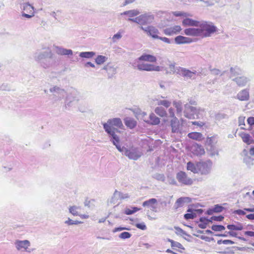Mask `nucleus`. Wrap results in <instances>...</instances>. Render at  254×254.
Masks as SVG:
<instances>
[{
  "label": "nucleus",
  "instance_id": "f257e3e1",
  "mask_svg": "<svg viewBox=\"0 0 254 254\" xmlns=\"http://www.w3.org/2000/svg\"><path fill=\"white\" fill-rule=\"evenodd\" d=\"M34 58L41 66L47 68L53 64V54L51 49L45 48L42 51L36 52L34 55Z\"/></svg>",
  "mask_w": 254,
  "mask_h": 254
},
{
  "label": "nucleus",
  "instance_id": "f03ea898",
  "mask_svg": "<svg viewBox=\"0 0 254 254\" xmlns=\"http://www.w3.org/2000/svg\"><path fill=\"white\" fill-rule=\"evenodd\" d=\"M103 128L107 134L120 132L118 128L122 129L124 126L120 118H115L109 119L107 123L103 124Z\"/></svg>",
  "mask_w": 254,
  "mask_h": 254
},
{
  "label": "nucleus",
  "instance_id": "7ed1b4c3",
  "mask_svg": "<svg viewBox=\"0 0 254 254\" xmlns=\"http://www.w3.org/2000/svg\"><path fill=\"white\" fill-rule=\"evenodd\" d=\"M200 37H209L217 31V28L211 22L202 21L198 26Z\"/></svg>",
  "mask_w": 254,
  "mask_h": 254
},
{
  "label": "nucleus",
  "instance_id": "20e7f679",
  "mask_svg": "<svg viewBox=\"0 0 254 254\" xmlns=\"http://www.w3.org/2000/svg\"><path fill=\"white\" fill-rule=\"evenodd\" d=\"M80 100V93L75 88H70L66 94L64 107L65 109L73 106Z\"/></svg>",
  "mask_w": 254,
  "mask_h": 254
},
{
  "label": "nucleus",
  "instance_id": "39448f33",
  "mask_svg": "<svg viewBox=\"0 0 254 254\" xmlns=\"http://www.w3.org/2000/svg\"><path fill=\"white\" fill-rule=\"evenodd\" d=\"M184 115L190 119H199L202 116L204 110L200 108L190 106L188 103L185 105Z\"/></svg>",
  "mask_w": 254,
  "mask_h": 254
},
{
  "label": "nucleus",
  "instance_id": "423d86ee",
  "mask_svg": "<svg viewBox=\"0 0 254 254\" xmlns=\"http://www.w3.org/2000/svg\"><path fill=\"white\" fill-rule=\"evenodd\" d=\"M154 19L153 14L150 12L142 14L134 18H129L128 21L133 22L141 25H146L151 24Z\"/></svg>",
  "mask_w": 254,
  "mask_h": 254
},
{
  "label": "nucleus",
  "instance_id": "0eeeda50",
  "mask_svg": "<svg viewBox=\"0 0 254 254\" xmlns=\"http://www.w3.org/2000/svg\"><path fill=\"white\" fill-rule=\"evenodd\" d=\"M122 153L133 160H137L142 155V152L138 148L133 146L129 149L125 147Z\"/></svg>",
  "mask_w": 254,
  "mask_h": 254
},
{
  "label": "nucleus",
  "instance_id": "6e6552de",
  "mask_svg": "<svg viewBox=\"0 0 254 254\" xmlns=\"http://www.w3.org/2000/svg\"><path fill=\"white\" fill-rule=\"evenodd\" d=\"M212 166V162L210 160L206 161L198 162L197 163L198 173L199 172L203 175H208L211 172Z\"/></svg>",
  "mask_w": 254,
  "mask_h": 254
},
{
  "label": "nucleus",
  "instance_id": "1a4fd4ad",
  "mask_svg": "<svg viewBox=\"0 0 254 254\" xmlns=\"http://www.w3.org/2000/svg\"><path fill=\"white\" fill-rule=\"evenodd\" d=\"M195 70L191 71L186 68L180 67L177 71V74L183 77L185 79H194L196 74Z\"/></svg>",
  "mask_w": 254,
  "mask_h": 254
},
{
  "label": "nucleus",
  "instance_id": "9d476101",
  "mask_svg": "<svg viewBox=\"0 0 254 254\" xmlns=\"http://www.w3.org/2000/svg\"><path fill=\"white\" fill-rule=\"evenodd\" d=\"M140 29L146 33L148 36L151 37L153 39H158L159 34V30L154 26H148L147 27L140 26Z\"/></svg>",
  "mask_w": 254,
  "mask_h": 254
},
{
  "label": "nucleus",
  "instance_id": "9b49d317",
  "mask_svg": "<svg viewBox=\"0 0 254 254\" xmlns=\"http://www.w3.org/2000/svg\"><path fill=\"white\" fill-rule=\"evenodd\" d=\"M176 178L179 182L185 185H190L193 183L192 180L189 178L187 174L183 171L178 172L177 174Z\"/></svg>",
  "mask_w": 254,
  "mask_h": 254
},
{
  "label": "nucleus",
  "instance_id": "f8f14e48",
  "mask_svg": "<svg viewBox=\"0 0 254 254\" xmlns=\"http://www.w3.org/2000/svg\"><path fill=\"white\" fill-rule=\"evenodd\" d=\"M129 197V196L128 193H123L121 191L116 190L113 193V196L110 200V203L111 204H115L117 200L119 199H126L128 198Z\"/></svg>",
  "mask_w": 254,
  "mask_h": 254
},
{
  "label": "nucleus",
  "instance_id": "ddd939ff",
  "mask_svg": "<svg viewBox=\"0 0 254 254\" xmlns=\"http://www.w3.org/2000/svg\"><path fill=\"white\" fill-rule=\"evenodd\" d=\"M50 91L51 93H54V96L57 97V99L56 100H61L64 96L66 92L65 91L59 87L54 86L50 89Z\"/></svg>",
  "mask_w": 254,
  "mask_h": 254
},
{
  "label": "nucleus",
  "instance_id": "4468645a",
  "mask_svg": "<svg viewBox=\"0 0 254 254\" xmlns=\"http://www.w3.org/2000/svg\"><path fill=\"white\" fill-rule=\"evenodd\" d=\"M110 137V140L112 141L113 144L116 147L117 149L120 152H122L125 147L121 146L120 145V138L116 133L108 134Z\"/></svg>",
  "mask_w": 254,
  "mask_h": 254
},
{
  "label": "nucleus",
  "instance_id": "2eb2a0df",
  "mask_svg": "<svg viewBox=\"0 0 254 254\" xmlns=\"http://www.w3.org/2000/svg\"><path fill=\"white\" fill-rule=\"evenodd\" d=\"M14 245L18 251L22 250L23 249L25 251H27V249L30 246V243L26 240L23 241L17 240L14 242Z\"/></svg>",
  "mask_w": 254,
  "mask_h": 254
},
{
  "label": "nucleus",
  "instance_id": "dca6fc26",
  "mask_svg": "<svg viewBox=\"0 0 254 254\" xmlns=\"http://www.w3.org/2000/svg\"><path fill=\"white\" fill-rule=\"evenodd\" d=\"M182 28L179 25H175L173 27L165 28L163 30L164 33L168 36H172L177 34L180 32Z\"/></svg>",
  "mask_w": 254,
  "mask_h": 254
},
{
  "label": "nucleus",
  "instance_id": "f3484780",
  "mask_svg": "<svg viewBox=\"0 0 254 254\" xmlns=\"http://www.w3.org/2000/svg\"><path fill=\"white\" fill-rule=\"evenodd\" d=\"M236 98L241 101H247L250 99L249 89H244L239 92Z\"/></svg>",
  "mask_w": 254,
  "mask_h": 254
},
{
  "label": "nucleus",
  "instance_id": "a211bd4d",
  "mask_svg": "<svg viewBox=\"0 0 254 254\" xmlns=\"http://www.w3.org/2000/svg\"><path fill=\"white\" fill-rule=\"evenodd\" d=\"M174 41L175 43L178 45L189 44L193 42L191 38L181 35L176 37L174 39Z\"/></svg>",
  "mask_w": 254,
  "mask_h": 254
},
{
  "label": "nucleus",
  "instance_id": "6ab92c4d",
  "mask_svg": "<svg viewBox=\"0 0 254 254\" xmlns=\"http://www.w3.org/2000/svg\"><path fill=\"white\" fill-rule=\"evenodd\" d=\"M185 35L190 36L198 37L200 36L199 27L197 28H189L184 30Z\"/></svg>",
  "mask_w": 254,
  "mask_h": 254
},
{
  "label": "nucleus",
  "instance_id": "aec40b11",
  "mask_svg": "<svg viewBox=\"0 0 254 254\" xmlns=\"http://www.w3.org/2000/svg\"><path fill=\"white\" fill-rule=\"evenodd\" d=\"M200 22V21L186 17L183 20L182 24L184 26L198 27Z\"/></svg>",
  "mask_w": 254,
  "mask_h": 254
},
{
  "label": "nucleus",
  "instance_id": "412c9836",
  "mask_svg": "<svg viewBox=\"0 0 254 254\" xmlns=\"http://www.w3.org/2000/svg\"><path fill=\"white\" fill-rule=\"evenodd\" d=\"M191 149L192 153L196 156H201L205 153L203 147L201 145L198 144L193 145L191 147Z\"/></svg>",
  "mask_w": 254,
  "mask_h": 254
},
{
  "label": "nucleus",
  "instance_id": "4be33fe9",
  "mask_svg": "<svg viewBox=\"0 0 254 254\" xmlns=\"http://www.w3.org/2000/svg\"><path fill=\"white\" fill-rule=\"evenodd\" d=\"M56 52L57 54L60 55L64 56H71L73 54V52L70 49H66L62 47L56 46Z\"/></svg>",
  "mask_w": 254,
  "mask_h": 254
},
{
  "label": "nucleus",
  "instance_id": "5701e85b",
  "mask_svg": "<svg viewBox=\"0 0 254 254\" xmlns=\"http://www.w3.org/2000/svg\"><path fill=\"white\" fill-rule=\"evenodd\" d=\"M171 127L172 128V132L173 133L180 132V124L178 119L177 118H174L171 121Z\"/></svg>",
  "mask_w": 254,
  "mask_h": 254
},
{
  "label": "nucleus",
  "instance_id": "b1692460",
  "mask_svg": "<svg viewBox=\"0 0 254 254\" xmlns=\"http://www.w3.org/2000/svg\"><path fill=\"white\" fill-rule=\"evenodd\" d=\"M103 69L105 70L107 73L108 78H112L117 73V68L109 65L104 66Z\"/></svg>",
  "mask_w": 254,
  "mask_h": 254
},
{
  "label": "nucleus",
  "instance_id": "393cba45",
  "mask_svg": "<svg viewBox=\"0 0 254 254\" xmlns=\"http://www.w3.org/2000/svg\"><path fill=\"white\" fill-rule=\"evenodd\" d=\"M233 80L236 82L239 86H244L249 81L248 78L245 76L237 77L234 78Z\"/></svg>",
  "mask_w": 254,
  "mask_h": 254
},
{
  "label": "nucleus",
  "instance_id": "a878e982",
  "mask_svg": "<svg viewBox=\"0 0 254 254\" xmlns=\"http://www.w3.org/2000/svg\"><path fill=\"white\" fill-rule=\"evenodd\" d=\"M125 125L130 129L134 128L137 124L136 122L133 118L127 117L124 119Z\"/></svg>",
  "mask_w": 254,
  "mask_h": 254
},
{
  "label": "nucleus",
  "instance_id": "bb28decb",
  "mask_svg": "<svg viewBox=\"0 0 254 254\" xmlns=\"http://www.w3.org/2000/svg\"><path fill=\"white\" fill-rule=\"evenodd\" d=\"M138 60L139 61H144L154 63L156 61V58L151 55L143 54L138 58Z\"/></svg>",
  "mask_w": 254,
  "mask_h": 254
},
{
  "label": "nucleus",
  "instance_id": "cd10ccee",
  "mask_svg": "<svg viewBox=\"0 0 254 254\" xmlns=\"http://www.w3.org/2000/svg\"><path fill=\"white\" fill-rule=\"evenodd\" d=\"M21 9L26 11L27 13L34 12V7L28 2H24L21 4Z\"/></svg>",
  "mask_w": 254,
  "mask_h": 254
},
{
  "label": "nucleus",
  "instance_id": "c85d7f7f",
  "mask_svg": "<svg viewBox=\"0 0 254 254\" xmlns=\"http://www.w3.org/2000/svg\"><path fill=\"white\" fill-rule=\"evenodd\" d=\"M140 210V208L135 206L127 207L125 208L124 213L126 215H129L134 214Z\"/></svg>",
  "mask_w": 254,
  "mask_h": 254
},
{
  "label": "nucleus",
  "instance_id": "c756f323",
  "mask_svg": "<svg viewBox=\"0 0 254 254\" xmlns=\"http://www.w3.org/2000/svg\"><path fill=\"white\" fill-rule=\"evenodd\" d=\"M194 210L189 208L187 210V212L189 213H187L185 214L184 216V218L188 220L190 219H193L194 218L196 217V213L195 212H194Z\"/></svg>",
  "mask_w": 254,
  "mask_h": 254
},
{
  "label": "nucleus",
  "instance_id": "7c9ffc66",
  "mask_svg": "<svg viewBox=\"0 0 254 254\" xmlns=\"http://www.w3.org/2000/svg\"><path fill=\"white\" fill-rule=\"evenodd\" d=\"M140 13V12L137 9H131L129 10H127L121 13V15H127L129 17H132L134 16H136L138 15Z\"/></svg>",
  "mask_w": 254,
  "mask_h": 254
},
{
  "label": "nucleus",
  "instance_id": "2f4dec72",
  "mask_svg": "<svg viewBox=\"0 0 254 254\" xmlns=\"http://www.w3.org/2000/svg\"><path fill=\"white\" fill-rule=\"evenodd\" d=\"M137 67L139 70L152 71L153 69V65L150 64H140Z\"/></svg>",
  "mask_w": 254,
  "mask_h": 254
},
{
  "label": "nucleus",
  "instance_id": "473e14b6",
  "mask_svg": "<svg viewBox=\"0 0 254 254\" xmlns=\"http://www.w3.org/2000/svg\"><path fill=\"white\" fill-rule=\"evenodd\" d=\"M188 136L192 139L200 140L202 138V134L198 132H192L189 133Z\"/></svg>",
  "mask_w": 254,
  "mask_h": 254
},
{
  "label": "nucleus",
  "instance_id": "72a5a7b5",
  "mask_svg": "<svg viewBox=\"0 0 254 254\" xmlns=\"http://www.w3.org/2000/svg\"><path fill=\"white\" fill-rule=\"evenodd\" d=\"M187 169L188 170L190 171L193 173H198V168L197 167V163L195 165L193 163L190 161L188 162L187 165Z\"/></svg>",
  "mask_w": 254,
  "mask_h": 254
},
{
  "label": "nucleus",
  "instance_id": "f704fd0d",
  "mask_svg": "<svg viewBox=\"0 0 254 254\" xmlns=\"http://www.w3.org/2000/svg\"><path fill=\"white\" fill-rule=\"evenodd\" d=\"M156 114L161 117H167V113L165 109L162 107H157L155 109Z\"/></svg>",
  "mask_w": 254,
  "mask_h": 254
},
{
  "label": "nucleus",
  "instance_id": "c9c22d12",
  "mask_svg": "<svg viewBox=\"0 0 254 254\" xmlns=\"http://www.w3.org/2000/svg\"><path fill=\"white\" fill-rule=\"evenodd\" d=\"M169 65V70L166 71L167 73L169 74H177V71L178 70L179 68H180V66H175V63H171L168 64Z\"/></svg>",
  "mask_w": 254,
  "mask_h": 254
},
{
  "label": "nucleus",
  "instance_id": "e433bc0d",
  "mask_svg": "<svg viewBox=\"0 0 254 254\" xmlns=\"http://www.w3.org/2000/svg\"><path fill=\"white\" fill-rule=\"evenodd\" d=\"M241 137L243 139V141L245 143H246L247 144L249 145L251 143H254V140L250 139L251 136L249 134L246 133H242L241 135Z\"/></svg>",
  "mask_w": 254,
  "mask_h": 254
},
{
  "label": "nucleus",
  "instance_id": "4c0bfd02",
  "mask_svg": "<svg viewBox=\"0 0 254 254\" xmlns=\"http://www.w3.org/2000/svg\"><path fill=\"white\" fill-rule=\"evenodd\" d=\"M206 149L208 151L209 155L213 157L215 155H218V151L215 146H210L206 147Z\"/></svg>",
  "mask_w": 254,
  "mask_h": 254
},
{
  "label": "nucleus",
  "instance_id": "58836bf2",
  "mask_svg": "<svg viewBox=\"0 0 254 254\" xmlns=\"http://www.w3.org/2000/svg\"><path fill=\"white\" fill-rule=\"evenodd\" d=\"M227 228L230 230H242L243 229V225L240 223H237V225L229 224L228 225Z\"/></svg>",
  "mask_w": 254,
  "mask_h": 254
},
{
  "label": "nucleus",
  "instance_id": "ea45409f",
  "mask_svg": "<svg viewBox=\"0 0 254 254\" xmlns=\"http://www.w3.org/2000/svg\"><path fill=\"white\" fill-rule=\"evenodd\" d=\"M150 123L153 125H156L159 124L160 119L152 113L149 116Z\"/></svg>",
  "mask_w": 254,
  "mask_h": 254
},
{
  "label": "nucleus",
  "instance_id": "a19ab883",
  "mask_svg": "<svg viewBox=\"0 0 254 254\" xmlns=\"http://www.w3.org/2000/svg\"><path fill=\"white\" fill-rule=\"evenodd\" d=\"M157 202V199L156 198H152L144 201L142 203V206L144 207H151L152 205H155Z\"/></svg>",
  "mask_w": 254,
  "mask_h": 254
},
{
  "label": "nucleus",
  "instance_id": "79ce46f5",
  "mask_svg": "<svg viewBox=\"0 0 254 254\" xmlns=\"http://www.w3.org/2000/svg\"><path fill=\"white\" fill-rule=\"evenodd\" d=\"M217 142L216 138L214 136L210 137H207L206 140V147H209L210 146H215Z\"/></svg>",
  "mask_w": 254,
  "mask_h": 254
},
{
  "label": "nucleus",
  "instance_id": "37998d69",
  "mask_svg": "<svg viewBox=\"0 0 254 254\" xmlns=\"http://www.w3.org/2000/svg\"><path fill=\"white\" fill-rule=\"evenodd\" d=\"M95 55L94 52H83L79 54V56L81 58L90 59L92 58Z\"/></svg>",
  "mask_w": 254,
  "mask_h": 254
},
{
  "label": "nucleus",
  "instance_id": "c03bdc74",
  "mask_svg": "<svg viewBox=\"0 0 254 254\" xmlns=\"http://www.w3.org/2000/svg\"><path fill=\"white\" fill-rule=\"evenodd\" d=\"M108 59L107 57L102 56L99 55L95 59V62L97 64H101L105 63Z\"/></svg>",
  "mask_w": 254,
  "mask_h": 254
},
{
  "label": "nucleus",
  "instance_id": "a18cd8bd",
  "mask_svg": "<svg viewBox=\"0 0 254 254\" xmlns=\"http://www.w3.org/2000/svg\"><path fill=\"white\" fill-rule=\"evenodd\" d=\"M80 209V207L77 206H70L69 208V211L74 216H79L80 214L78 210Z\"/></svg>",
  "mask_w": 254,
  "mask_h": 254
},
{
  "label": "nucleus",
  "instance_id": "49530a36",
  "mask_svg": "<svg viewBox=\"0 0 254 254\" xmlns=\"http://www.w3.org/2000/svg\"><path fill=\"white\" fill-rule=\"evenodd\" d=\"M196 2H202L206 6H212L216 2H217V0H196Z\"/></svg>",
  "mask_w": 254,
  "mask_h": 254
},
{
  "label": "nucleus",
  "instance_id": "de8ad7c7",
  "mask_svg": "<svg viewBox=\"0 0 254 254\" xmlns=\"http://www.w3.org/2000/svg\"><path fill=\"white\" fill-rule=\"evenodd\" d=\"M173 105L176 108L178 114H180L182 113L183 108L181 101H174Z\"/></svg>",
  "mask_w": 254,
  "mask_h": 254
},
{
  "label": "nucleus",
  "instance_id": "09e8293b",
  "mask_svg": "<svg viewBox=\"0 0 254 254\" xmlns=\"http://www.w3.org/2000/svg\"><path fill=\"white\" fill-rule=\"evenodd\" d=\"M211 229L214 231L219 232L224 230L225 227L221 225H213L211 226Z\"/></svg>",
  "mask_w": 254,
  "mask_h": 254
},
{
  "label": "nucleus",
  "instance_id": "8fccbe9b",
  "mask_svg": "<svg viewBox=\"0 0 254 254\" xmlns=\"http://www.w3.org/2000/svg\"><path fill=\"white\" fill-rule=\"evenodd\" d=\"M175 229L176 230V233L177 235H186L188 237H190V235L188 234L185 231H184L182 229L179 227H175Z\"/></svg>",
  "mask_w": 254,
  "mask_h": 254
},
{
  "label": "nucleus",
  "instance_id": "3c124183",
  "mask_svg": "<svg viewBox=\"0 0 254 254\" xmlns=\"http://www.w3.org/2000/svg\"><path fill=\"white\" fill-rule=\"evenodd\" d=\"M213 208L215 213L221 212L225 209V208L220 204H215Z\"/></svg>",
  "mask_w": 254,
  "mask_h": 254
},
{
  "label": "nucleus",
  "instance_id": "603ef678",
  "mask_svg": "<svg viewBox=\"0 0 254 254\" xmlns=\"http://www.w3.org/2000/svg\"><path fill=\"white\" fill-rule=\"evenodd\" d=\"M157 105H162L166 108H168L171 105V102L167 100H158Z\"/></svg>",
  "mask_w": 254,
  "mask_h": 254
},
{
  "label": "nucleus",
  "instance_id": "864d4df0",
  "mask_svg": "<svg viewBox=\"0 0 254 254\" xmlns=\"http://www.w3.org/2000/svg\"><path fill=\"white\" fill-rule=\"evenodd\" d=\"M185 204L182 197L178 198L176 201L175 207L176 209L182 207Z\"/></svg>",
  "mask_w": 254,
  "mask_h": 254
},
{
  "label": "nucleus",
  "instance_id": "5fc2aeb1",
  "mask_svg": "<svg viewBox=\"0 0 254 254\" xmlns=\"http://www.w3.org/2000/svg\"><path fill=\"white\" fill-rule=\"evenodd\" d=\"M131 235L130 233L127 232H124L121 233L119 237L122 239H126L130 238Z\"/></svg>",
  "mask_w": 254,
  "mask_h": 254
},
{
  "label": "nucleus",
  "instance_id": "6e6d98bb",
  "mask_svg": "<svg viewBox=\"0 0 254 254\" xmlns=\"http://www.w3.org/2000/svg\"><path fill=\"white\" fill-rule=\"evenodd\" d=\"M230 72L233 75H236L241 74V70L237 67H231L230 68Z\"/></svg>",
  "mask_w": 254,
  "mask_h": 254
},
{
  "label": "nucleus",
  "instance_id": "4d7b16f0",
  "mask_svg": "<svg viewBox=\"0 0 254 254\" xmlns=\"http://www.w3.org/2000/svg\"><path fill=\"white\" fill-rule=\"evenodd\" d=\"M173 14L176 16L187 17L189 16H191V15L188 13L183 12H181V11H174V12H173Z\"/></svg>",
  "mask_w": 254,
  "mask_h": 254
},
{
  "label": "nucleus",
  "instance_id": "13d9d810",
  "mask_svg": "<svg viewBox=\"0 0 254 254\" xmlns=\"http://www.w3.org/2000/svg\"><path fill=\"white\" fill-rule=\"evenodd\" d=\"M64 223L68 225H77V224L81 223V222L77 221V220L73 221V220L70 219V218H68L67 220L65 221L64 222Z\"/></svg>",
  "mask_w": 254,
  "mask_h": 254
},
{
  "label": "nucleus",
  "instance_id": "bf43d9fd",
  "mask_svg": "<svg viewBox=\"0 0 254 254\" xmlns=\"http://www.w3.org/2000/svg\"><path fill=\"white\" fill-rule=\"evenodd\" d=\"M154 178L159 181L164 182L165 180V177L163 174H155L154 175Z\"/></svg>",
  "mask_w": 254,
  "mask_h": 254
},
{
  "label": "nucleus",
  "instance_id": "052dcab7",
  "mask_svg": "<svg viewBox=\"0 0 254 254\" xmlns=\"http://www.w3.org/2000/svg\"><path fill=\"white\" fill-rule=\"evenodd\" d=\"M135 227L137 228L141 229L142 230H145L146 229V226L144 222H142L140 223H136L135 225Z\"/></svg>",
  "mask_w": 254,
  "mask_h": 254
},
{
  "label": "nucleus",
  "instance_id": "680f3d73",
  "mask_svg": "<svg viewBox=\"0 0 254 254\" xmlns=\"http://www.w3.org/2000/svg\"><path fill=\"white\" fill-rule=\"evenodd\" d=\"M209 69L211 71V73L213 75H218L221 73V71L219 69L215 68H212L211 67H210Z\"/></svg>",
  "mask_w": 254,
  "mask_h": 254
},
{
  "label": "nucleus",
  "instance_id": "e2e57ef3",
  "mask_svg": "<svg viewBox=\"0 0 254 254\" xmlns=\"http://www.w3.org/2000/svg\"><path fill=\"white\" fill-rule=\"evenodd\" d=\"M224 217L222 215L219 216H213L211 217V219L216 221H222L223 220Z\"/></svg>",
  "mask_w": 254,
  "mask_h": 254
},
{
  "label": "nucleus",
  "instance_id": "0e129e2a",
  "mask_svg": "<svg viewBox=\"0 0 254 254\" xmlns=\"http://www.w3.org/2000/svg\"><path fill=\"white\" fill-rule=\"evenodd\" d=\"M213 221H214V220L211 219V217L210 219H208L205 217H201L199 218L200 222L205 221L207 224L212 223Z\"/></svg>",
  "mask_w": 254,
  "mask_h": 254
},
{
  "label": "nucleus",
  "instance_id": "69168bd1",
  "mask_svg": "<svg viewBox=\"0 0 254 254\" xmlns=\"http://www.w3.org/2000/svg\"><path fill=\"white\" fill-rule=\"evenodd\" d=\"M172 247H176L181 249H184L183 245L177 242H172Z\"/></svg>",
  "mask_w": 254,
  "mask_h": 254
},
{
  "label": "nucleus",
  "instance_id": "338daca9",
  "mask_svg": "<svg viewBox=\"0 0 254 254\" xmlns=\"http://www.w3.org/2000/svg\"><path fill=\"white\" fill-rule=\"evenodd\" d=\"M245 117L243 116H240L238 119L239 126H245Z\"/></svg>",
  "mask_w": 254,
  "mask_h": 254
},
{
  "label": "nucleus",
  "instance_id": "774afa93",
  "mask_svg": "<svg viewBox=\"0 0 254 254\" xmlns=\"http://www.w3.org/2000/svg\"><path fill=\"white\" fill-rule=\"evenodd\" d=\"M247 122H248V124L250 126L254 125V117H251L248 118L247 119Z\"/></svg>",
  "mask_w": 254,
  "mask_h": 254
}]
</instances>
